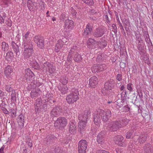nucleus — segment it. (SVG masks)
<instances>
[{
	"instance_id": "nucleus-1",
	"label": "nucleus",
	"mask_w": 153,
	"mask_h": 153,
	"mask_svg": "<svg viewBox=\"0 0 153 153\" xmlns=\"http://www.w3.org/2000/svg\"><path fill=\"white\" fill-rule=\"evenodd\" d=\"M111 116V112L109 110L105 111L102 109H98L94 113V121L96 125L99 126L100 124V117L102 120L106 122L110 119Z\"/></svg>"
},
{
	"instance_id": "nucleus-2",
	"label": "nucleus",
	"mask_w": 153,
	"mask_h": 153,
	"mask_svg": "<svg viewBox=\"0 0 153 153\" xmlns=\"http://www.w3.org/2000/svg\"><path fill=\"white\" fill-rule=\"evenodd\" d=\"M90 112L88 110H86L83 113L78 116V119L80 121L78 125V131L81 133L82 134L86 129V122L90 116Z\"/></svg>"
},
{
	"instance_id": "nucleus-3",
	"label": "nucleus",
	"mask_w": 153,
	"mask_h": 153,
	"mask_svg": "<svg viewBox=\"0 0 153 153\" xmlns=\"http://www.w3.org/2000/svg\"><path fill=\"white\" fill-rule=\"evenodd\" d=\"M79 93L78 90L74 88H72L70 93L66 97L67 102L69 104L73 103L79 99Z\"/></svg>"
},
{
	"instance_id": "nucleus-4",
	"label": "nucleus",
	"mask_w": 153,
	"mask_h": 153,
	"mask_svg": "<svg viewBox=\"0 0 153 153\" xmlns=\"http://www.w3.org/2000/svg\"><path fill=\"white\" fill-rule=\"evenodd\" d=\"M88 143L85 140H82L79 141L78 146L79 153H85L87 149Z\"/></svg>"
},
{
	"instance_id": "nucleus-5",
	"label": "nucleus",
	"mask_w": 153,
	"mask_h": 153,
	"mask_svg": "<svg viewBox=\"0 0 153 153\" xmlns=\"http://www.w3.org/2000/svg\"><path fill=\"white\" fill-rule=\"evenodd\" d=\"M122 125L120 122L116 120L113 121L108 124V127L109 129L112 131H115L120 128L122 126Z\"/></svg>"
},
{
	"instance_id": "nucleus-6",
	"label": "nucleus",
	"mask_w": 153,
	"mask_h": 153,
	"mask_svg": "<svg viewBox=\"0 0 153 153\" xmlns=\"http://www.w3.org/2000/svg\"><path fill=\"white\" fill-rule=\"evenodd\" d=\"M66 124V119L62 117H59L54 123V126L59 128L65 127Z\"/></svg>"
},
{
	"instance_id": "nucleus-7",
	"label": "nucleus",
	"mask_w": 153,
	"mask_h": 153,
	"mask_svg": "<svg viewBox=\"0 0 153 153\" xmlns=\"http://www.w3.org/2000/svg\"><path fill=\"white\" fill-rule=\"evenodd\" d=\"M62 109L60 106H56L52 110L51 116L53 117L59 116L62 112Z\"/></svg>"
},
{
	"instance_id": "nucleus-8",
	"label": "nucleus",
	"mask_w": 153,
	"mask_h": 153,
	"mask_svg": "<svg viewBox=\"0 0 153 153\" xmlns=\"http://www.w3.org/2000/svg\"><path fill=\"white\" fill-rule=\"evenodd\" d=\"M25 77L27 81H33L34 78V75L30 69L28 68L25 70Z\"/></svg>"
},
{
	"instance_id": "nucleus-9",
	"label": "nucleus",
	"mask_w": 153,
	"mask_h": 153,
	"mask_svg": "<svg viewBox=\"0 0 153 153\" xmlns=\"http://www.w3.org/2000/svg\"><path fill=\"white\" fill-rule=\"evenodd\" d=\"M33 39L39 47L41 48L44 47V40L42 37L39 36H36L34 37Z\"/></svg>"
},
{
	"instance_id": "nucleus-10",
	"label": "nucleus",
	"mask_w": 153,
	"mask_h": 153,
	"mask_svg": "<svg viewBox=\"0 0 153 153\" xmlns=\"http://www.w3.org/2000/svg\"><path fill=\"white\" fill-rule=\"evenodd\" d=\"M105 29L102 27L96 29L94 31L93 36L94 37L99 38L102 37L105 33Z\"/></svg>"
},
{
	"instance_id": "nucleus-11",
	"label": "nucleus",
	"mask_w": 153,
	"mask_h": 153,
	"mask_svg": "<svg viewBox=\"0 0 153 153\" xmlns=\"http://www.w3.org/2000/svg\"><path fill=\"white\" fill-rule=\"evenodd\" d=\"M65 29L67 31H70L73 28L74 26V24L73 21L67 19L65 21Z\"/></svg>"
},
{
	"instance_id": "nucleus-12",
	"label": "nucleus",
	"mask_w": 153,
	"mask_h": 153,
	"mask_svg": "<svg viewBox=\"0 0 153 153\" xmlns=\"http://www.w3.org/2000/svg\"><path fill=\"white\" fill-rule=\"evenodd\" d=\"M94 72H100L106 69V65L105 64H94L93 66Z\"/></svg>"
},
{
	"instance_id": "nucleus-13",
	"label": "nucleus",
	"mask_w": 153,
	"mask_h": 153,
	"mask_svg": "<svg viewBox=\"0 0 153 153\" xmlns=\"http://www.w3.org/2000/svg\"><path fill=\"white\" fill-rule=\"evenodd\" d=\"M124 137L122 136L118 135L114 137V141L115 143L120 146H124L126 144L122 141L123 140Z\"/></svg>"
},
{
	"instance_id": "nucleus-14",
	"label": "nucleus",
	"mask_w": 153,
	"mask_h": 153,
	"mask_svg": "<svg viewBox=\"0 0 153 153\" xmlns=\"http://www.w3.org/2000/svg\"><path fill=\"white\" fill-rule=\"evenodd\" d=\"M98 79L95 76L90 78L89 80L88 85L90 87L94 88L98 84Z\"/></svg>"
},
{
	"instance_id": "nucleus-15",
	"label": "nucleus",
	"mask_w": 153,
	"mask_h": 153,
	"mask_svg": "<svg viewBox=\"0 0 153 153\" xmlns=\"http://www.w3.org/2000/svg\"><path fill=\"white\" fill-rule=\"evenodd\" d=\"M27 5L29 10L30 11H33V9L34 8H37V3L30 0H28L27 1Z\"/></svg>"
},
{
	"instance_id": "nucleus-16",
	"label": "nucleus",
	"mask_w": 153,
	"mask_h": 153,
	"mask_svg": "<svg viewBox=\"0 0 153 153\" xmlns=\"http://www.w3.org/2000/svg\"><path fill=\"white\" fill-rule=\"evenodd\" d=\"M33 52V50L32 49L24 50L22 55L25 59H28L32 56Z\"/></svg>"
},
{
	"instance_id": "nucleus-17",
	"label": "nucleus",
	"mask_w": 153,
	"mask_h": 153,
	"mask_svg": "<svg viewBox=\"0 0 153 153\" xmlns=\"http://www.w3.org/2000/svg\"><path fill=\"white\" fill-rule=\"evenodd\" d=\"M93 26L92 25L88 23L86 25V27L84 29V35L86 36L90 35L92 31Z\"/></svg>"
},
{
	"instance_id": "nucleus-18",
	"label": "nucleus",
	"mask_w": 153,
	"mask_h": 153,
	"mask_svg": "<svg viewBox=\"0 0 153 153\" xmlns=\"http://www.w3.org/2000/svg\"><path fill=\"white\" fill-rule=\"evenodd\" d=\"M114 83L113 80H110L105 83L104 88L107 90H111L114 87Z\"/></svg>"
},
{
	"instance_id": "nucleus-19",
	"label": "nucleus",
	"mask_w": 153,
	"mask_h": 153,
	"mask_svg": "<svg viewBox=\"0 0 153 153\" xmlns=\"http://www.w3.org/2000/svg\"><path fill=\"white\" fill-rule=\"evenodd\" d=\"M12 48L16 56H19L20 54L19 46L14 42L12 41L11 42Z\"/></svg>"
},
{
	"instance_id": "nucleus-20",
	"label": "nucleus",
	"mask_w": 153,
	"mask_h": 153,
	"mask_svg": "<svg viewBox=\"0 0 153 153\" xmlns=\"http://www.w3.org/2000/svg\"><path fill=\"white\" fill-rule=\"evenodd\" d=\"M23 48L24 50H33V46L31 41L23 42Z\"/></svg>"
},
{
	"instance_id": "nucleus-21",
	"label": "nucleus",
	"mask_w": 153,
	"mask_h": 153,
	"mask_svg": "<svg viewBox=\"0 0 153 153\" xmlns=\"http://www.w3.org/2000/svg\"><path fill=\"white\" fill-rule=\"evenodd\" d=\"M145 153H153V149L151 144L149 143L146 144L143 147Z\"/></svg>"
},
{
	"instance_id": "nucleus-22",
	"label": "nucleus",
	"mask_w": 153,
	"mask_h": 153,
	"mask_svg": "<svg viewBox=\"0 0 153 153\" xmlns=\"http://www.w3.org/2000/svg\"><path fill=\"white\" fill-rule=\"evenodd\" d=\"M97 141L99 144H102L105 142L104 134L103 132L99 133L97 137Z\"/></svg>"
},
{
	"instance_id": "nucleus-23",
	"label": "nucleus",
	"mask_w": 153,
	"mask_h": 153,
	"mask_svg": "<svg viewBox=\"0 0 153 153\" xmlns=\"http://www.w3.org/2000/svg\"><path fill=\"white\" fill-rule=\"evenodd\" d=\"M147 135L145 133L141 134L138 136L137 140L140 144H143L147 140Z\"/></svg>"
},
{
	"instance_id": "nucleus-24",
	"label": "nucleus",
	"mask_w": 153,
	"mask_h": 153,
	"mask_svg": "<svg viewBox=\"0 0 153 153\" xmlns=\"http://www.w3.org/2000/svg\"><path fill=\"white\" fill-rule=\"evenodd\" d=\"M76 125L73 122H71L70 123L69 127V130L71 134H74L76 132Z\"/></svg>"
},
{
	"instance_id": "nucleus-25",
	"label": "nucleus",
	"mask_w": 153,
	"mask_h": 153,
	"mask_svg": "<svg viewBox=\"0 0 153 153\" xmlns=\"http://www.w3.org/2000/svg\"><path fill=\"white\" fill-rule=\"evenodd\" d=\"M63 40H58L56 44L55 48V51L58 52H59L60 49L62 48L64 42Z\"/></svg>"
},
{
	"instance_id": "nucleus-26",
	"label": "nucleus",
	"mask_w": 153,
	"mask_h": 153,
	"mask_svg": "<svg viewBox=\"0 0 153 153\" xmlns=\"http://www.w3.org/2000/svg\"><path fill=\"white\" fill-rule=\"evenodd\" d=\"M13 68L10 66H7L5 69L4 73L5 75L7 77L9 76L13 72Z\"/></svg>"
},
{
	"instance_id": "nucleus-27",
	"label": "nucleus",
	"mask_w": 153,
	"mask_h": 153,
	"mask_svg": "<svg viewBox=\"0 0 153 153\" xmlns=\"http://www.w3.org/2000/svg\"><path fill=\"white\" fill-rule=\"evenodd\" d=\"M18 123L20 127H23L24 123V116L22 114H20L18 117Z\"/></svg>"
},
{
	"instance_id": "nucleus-28",
	"label": "nucleus",
	"mask_w": 153,
	"mask_h": 153,
	"mask_svg": "<svg viewBox=\"0 0 153 153\" xmlns=\"http://www.w3.org/2000/svg\"><path fill=\"white\" fill-rule=\"evenodd\" d=\"M45 140L47 143H50L56 139V137L52 134L48 135L45 138Z\"/></svg>"
},
{
	"instance_id": "nucleus-29",
	"label": "nucleus",
	"mask_w": 153,
	"mask_h": 153,
	"mask_svg": "<svg viewBox=\"0 0 153 153\" xmlns=\"http://www.w3.org/2000/svg\"><path fill=\"white\" fill-rule=\"evenodd\" d=\"M95 41L93 39L89 38L87 41V44L88 47L90 49L93 48V45L95 43Z\"/></svg>"
},
{
	"instance_id": "nucleus-30",
	"label": "nucleus",
	"mask_w": 153,
	"mask_h": 153,
	"mask_svg": "<svg viewBox=\"0 0 153 153\" xmlns=\"http://www.w3.org/2000/svg\"><path fill=\"white\" fill-rule=\"evenodd\" d=\"M58 89L62 94H65L68 92V88L66 86H59L58 87Z\"/></svg>"
},
{
	"instance_id": "nucleus-31",
	"label": "nucleus",
	"mask_w": 153,
	"mask_h": 153,
	"mask_svg": "<svg viewBox=\"0 0 153 153\" xmlns=\"http://www.w3.org/2000/svg\"><path fill=\"white\" fill-rule=\"evenodd\" d=\"M30 32L27 31L23 37V42L31 41L30 40Z\"/></svg>"
},
{
	"instance_id": "nucleus-32",
	"label": "nucleus",
	"mask_w": 153,
	"mask_h": 153,
	"mask_svg": "<svg viewBox=\"0 0 153 153\" xmlns=\"http://www.w3.org/2000/svg\"><path fill=\"white\" fill-rule=\"evenodd\" d=\"M2 50L5 52L7 51L9 49L8 45L4 42H2L1 46Z\"/></svg>"
},
{
	"instance_id": "nucleus-33",
	"label": "nucleus",
	"mask_w": 153,
	"mask_h": 153,
	"mask_svg": "<svg viewBox=\"0 0 153 153\" xmlns=\"http://www.w3.org/2000/svg\"><path fill=\"white\" fill-rule=\"evenodd\" d=\"M13 56V53L10 51H8L6 54L5 57L7 61L11 60Z\"/></svg>"
},
{
	"instance_id": "nucleus-34",
	"label": "nucleus",
	"mask_w": 153,
	"mask_h": 153,
	"mask_svg": "<svg viewBox=\"0 0 153 153\" xmlns=\"http://www.w3.org/2000/svg\"><path fill=\"white\" fill-rule=\"evenodd\" d=\"M82 59L81 55L78 53H76L74 58V60L76 62H79Z\"/></svg>"
},
{
	"instance_id": "nucleus-35",
	"label": "nucleus",
	"mask_w": 153,
	"mask_h": 153,
	"mask_svg": "<svg viewBox=\"0 0 153 153\" xmlns=\"http://www.w3.org/2000/svg\"><path fill=\"white\" fill-rule=\"evenodd\" d=\"M11 96V101L13 102H15L16 99V93L15 90L12 91Z\"/></svg>"
},
{
	"instance_id": "nucleus-36",
	"label": "nucleus",
	"mask_w": 153,
	"mask_h": 153,
	"mask_svg": "<svg viewBox=\"0 0 153 153\" xmlns=\"http://www.w3.org/2000/svg\"><path fill=\"white\" fill-rule=\"evenodd\" d=\"M32 66L34 69H39L40 67L38 63L37 62L35 61L31 63Z\"/></svg>"
},
{
	"instance_id": "nucleus-37",
	"label": "nucleus",
	"mask_w": 153,
	"mask_h": 153,
	"mask_svg": "<svg viewBox=\"0 0 153 153\" xmlns=\"http://www.w3.org/2000/svg\"><path fill=\"white\" fill-rule=\"evenodd\" d=\"M42 100L38 98L35 102L34 105L35 106L39 107L42 106Z\"/></svg>"
},
{
	"instance_id": "nucleus-38",
	"label": "nucleus",
	"mask_w": 153,
	"mask_h": 153,
	"mask_svg": "<svg viewBox=\"0 0 153 153\" xmlns=\"http://www.w3.org/2000/svg\"><path fill=\"white\" fill-rule=\"evenodd\" d=\"M84 3L89 6L93 5L94 3L93 0H82Z\"/></svg>"
},
{
	"instance_id": "nucleus-39",
	"label": "nucleus",
	"mask_w": 153,
	"mask_h": 153,
	"mask_svg": "<svg viewBox=\"0 0 153 153\" xmlns=\"http://www.w3.org/2000/svg\"><path fill=\"white\" fill-rule=\"evenodd\" d=\"M39 93L36 90L32 91L30 94V95L32 98H34L38 96Z\"/></svg>"
},
{
	"instance_id": "nucleus-40",
	"label": "nucleus",
	"mask_w": 153,
	"mask_h": 153,
	"mask_svg": "<svg viewBox=\"0 0 153 153\" xmlns=\"http://www.w3.org/2000/svg\"><path fill=\"white\" fill-rule=\"evenodd\" d=\"M52 67L51 64L48 62H46L44 64V68L47 69H48L49 70Z\"/></svg>"
},
{
	"instance_id": "nucleus-41",
	"label": "nucleus",
	"mask_w": 153,
	"mask_h": 153,
	"mask_svg": "<svg viewBox=\"0 0 153 153\" xmlns=\"http://www.w3.org/2000/svg\"><path fill=\"white\" fill-rule=\"evenodd\" d=\"M134 131L133 130H130L128 131L126 134V137L127 139L130 138L132 134Z\"/></svg>"
},
{
	"instance_id": "nucleus-42",
	"label": "nucleus",
	"mask_w": 153,
	"mask_h": 153,
	"mask_svg": "<svg viewBox=\"0 0 153 153\" xmlns=\"http://www.w3.org/2000/svg\"><path fill=\"white\" fill-rule=\"evenodd\" d=\"M122 22L124 26H130V24L129 21L127 19H124L122 21Z\"/></svg>"
},
{
	"instance_id": "nucleus-43",
	"label": "nucleus",
	"mask_w": 153,
	"mask_h": 153,
	"mask_svg": "<svg viewBox=\"0 0 153 153\" xmlns=\"http://www.w3.org/2000/svg\"><path fill=\"white\" fill-rule=\"evenodd\" d=\"M68 78L66 77H63L61 79V82L65 85L67 84L68 82Z\"/></svg>"
},
{
	"instance_id": "nucleus-44",
	"label": "nucleus",
	"mask_w": 153,
	"mask_h": 153,
	"mask_svg": "<svg viewBox=\"0 0 153 153\" xmlns=\"http://www.w3.org/2000/svg\"><path fill=\"white\" fill-rule=\"evenodd\" d=\"M137 48L138 50L141 52H142L144 49L143 43L137 44Z\"/></svg>"
},
{
	"instance_id": "nucleus-45",
	"label": "nucleus",
	"mask_w": 153,
	"mask_h": 153,
	"mask_svg": "<svg viewBox=\"0 0 153 153\" xmlns=\"http://www.w3.org/2000/svg\"><path fill=\"white\" fill-rule=\"evenodd\" d=\"M5 90L8 92H12L13 91H14V90H13V88H12L10 85H6L5 88Z\"/></svg>"
},
{
	"instance_id": "nucleus-46",
	"label": "nucleus",
	"mask_w": 153,
	"mask_h": 153,
	"mask_svg": "<svg viewBox=\"0 0 153 153\" xmlns=\"http://www.w3.org/2000/svg\"><path fill=\"white\" fill-rule=\"evenodd\" d=\"M102 44L101 42H97L95 41L93 45V48H97L99 47H101L100 45ZM102 47V46H101Z\"/></svg>"
},
{
	"instance_id": "nucleus-47",
	"label": "nucleus",
	"mask_w": 153,
	"mask_h": 153,
	"mask_svg": "<svg viewBox=\"0 0 153 153\" xmlns=\"http://www.w3.org/2000/svg\"><path fill=\"white\" fill-rule=\"evenodd\" d=\"M102 61V57L101 54L98 55L96 59V61L97 62H101Z\"/></svg>"
},
{
	"instance_id": "nucleus-48",
	"label": "nucleus",
	"mask_w": 153,
	"mask_h": 153,
	"mask_svg": "<svg viewBox=\"0 0 153 153\" xmlns=\"http://www.w3.org/2000/svg\"><path fill=\"white\" fill-rule=\"evenodd\" d=\"M127 97L126 94V90H124L123 91L121 94V98L124 99V97Z\"/></svg>"
},
{
	"instance_id": "nucleus-49",
	"label": "nucleus",
	"mask_w": 153,
	"mask_h": 153,
	"mask_svg": "<svg viewBox=\"0 0 153 153\" xmlns=\"http://www.w3.org/2000/svg\"><path fill=\"white\" fill-rule=\"evenodd\" d=\"M10 113L12 114V116L13 117H16V111L14 109L12 108L10 110Z\"/></svg>"
},
{
	"instance_id": "nucleus-50",
	"label": "nucleus",
	"mask_w": 153,
	"mask_h": 153,
	"mask_svg": "<svg viewBox=\"0 0 153 153\" xmlns=\"http://www.w3.org/2000/svg\"><path fill=\"white\" fill-rule=\"evenodd\" d=\"M135 36L136 40L140 39L142 38L141 34L139 32H137L135 33Z\"/></svg>"
},
{
	"instance_id": "nucleus-51",
	"label": "nucleus",
	"mask_w": 153,
	"mask_h": 153,
	"mask_svg": "<svg viewBox=\"0 0 153 153\" xmlns=\"http://www.w3.org/2000/svg\"><path fill=\"white\" fill-rule=\"evenodd\" d=\"M116 79L119 81H120L122 79V76L120 74H118L117 76Z\"/></svg>"
},
{
	"instance_id": "nucleus-52",
	"label": "nucleus",
	"mask_w": 153,
	"mask_h": 153,
	"mask_svg": "<svg viewBox=\"0 0 153 153\" xmlns=\"http://www.w3.org/2000/svg\"><path fill=\"white\" fill-rule=\"evenodd\" d=\"M96 153H109L108 151L104 150H97Z\"/></svg>"
},
{
	"instance_id": "nucleus-53",
	"label": "nucleus",
	"mask_w": 153,
	"mask_h": 153,
	"mask_svg": "<svg viewBox=\"0 0 153 153\" xmlns=\"http://www.w3.org/2000/svg\"><path fill=\"white\" fill-rule=\"evenodd\" d=\"M6 25L8 27H11L12 25V22L10 19H8V20L6 22Z\"/></svg>"
},
{
	"instance_id": "nucleus-54",
	"label": "nucleus",
	"mask_w": 153,
	"mask_h": 153,
	"mask_svg": "<svg viewBox=\"0 0 153 153\" xmlns=\"http://www.w3.org/2000/svg\"><path fill=\"white\" fill-rule=\"evenodd\" d=\"M132 85V84L131 83H129L127 84V87L128 90H129L130 91H132V88L131 87V85Z\"/></svg>"
},
{
	"instance_id": "nucleus-55",
	"label": "nucleus",
	"mask_w": 153,
	"mask_h": 153,
	"mask_svg": "<svg viewBox=\"0 0 153 153\" xmlns=\"http://www.w3.org/2000/svg\"><path fill=\"white\" fill-rule=\"evenodd\" d=\"M145 40L147 43H149L151 42L149 35L144 37Z\"/></svg>"
},
{
	"instance_id": "nucleus-56",
	"label": "nucleus",
	"mask_w": 153,
	"mask_h": 153,
	"mask_svg": "<svg viewBox=\"0 0 153 153\" xmlns=\"http://www.w3.org/2000/svg\"><path fill=\"white\" fill-rule=\"evenodd\" d=\"M1 109L4 114H9V112L6 108L4 107H2Z\"/></svg>"
},
{
	"instance_id": "nucleus-57",
	"label": "nucleus",
	"mask_w": 153,
	"mask_h": 153,
	"mask_svg": "<svg viewBox=\"0 0 153 153\" xmlns=\"http://www.w3.org/2000/svg\"><path fill=\"white\" fill-rule=\"evenodd\" d=\"M35 111L36 114L38 113L41 111V108L40 107H38L37 106H35Z\"/></svg>"
},
{
	"instance_id": "nucleus-58",
	"label": "nucleus",
	"mask_w": 153,
	"mask_h": 153,
	"mask_svg": "<svg viewBox=\"0 0 153 153\" xmlns=\"http://www.w3.org/2000/svg\"><path fill=\"white\" fill-rule=\"evenodd\" d=\"M77 48V47L76 46H74L72 48H71V49L70 50V51H71L73 53H74L75 51L76 50Z\"/></svg>"
},
{
	"instance_id": "nucleus-59",
	"label": "nucleus",
	"mask_w": 153,
	"mask_h": 153,
	"mask_svg": "<svg viewBox=\"0 0 153 153\" xmlns=\"http://www.w3.org/2000/svg\"><path fill=\"white\" fill-rule=\"evenodd\" d=\"M112 27H113V28L114 29L113 31H114V33H117V27L116 26V25L114 24H113L112 25Z\"/></svg>"
},
{
	"instance_id": "nucleus-60",
	"label": "nucleus",
	"mask_w": 153,
	"mask_h": 153,
	"mask_svg": "<svg viewBox=\"0 0 153 153\" xmlns=\"http://www.w3.org/2000/svg\"><path fill=\"white\" fill-rule=\"evenodd\" d=\"M104 16H105V18L106 19V22L108 24L109 23H110V21L108 18V15H105Z\"/></svg>"
},
{
	"instance_id": "nucleus-61",
	"label": "nucleus",
	"mask_w": 153,
	"mask_h": 153,
	"mask_svg": "<svg viewBox=\"0 0 153 153\" xmlns=\"http://www.w3.org/2000/svg\"><path fill=\"white\" fill-rule=\"evenodd\" d=\"M116 151L117 153H123V152L121 148H116Z\"/></svg>"
},
{
	"instance_id": "nucleus-62",
	"label": "nucleus",
	"mask_w": 153,
	"mask_h": 153,
	"mask_svg": "<svg viewBox=\"0 0 153 153\" xmlns=\"http://www.w3.org/2000/svg\"><path fill=\"white\" fill-rule=\"evenodd\" d=\"M136 42L137 44L143 43L142 38L136 40Z\"/></svg>"
},
{
	"instance_id": "nucleus-63",
	"label": "nucleus",
	"mask_w": 153,
	"mask_h": 153,
	"mask_svg": "<svg viewBox=\"0 0 153 153\" xmlns=\"http://www.w3.org/2000/svg\"><path fill=\"white\" fill-rule=\"evenodd\" d=\"M4 23V19L3 17L0 15V23L2 24Z\"/></svg>"
},
{
	"instance_id": "nucleus-64",
	"label": "nucleus",
	"mask_w": 153,
	"mask_h": 153,
	"mask_svg": "<svg viewBox=\"0 0 153 153\" xmlns=\"http://www.w3.org/2000/svg\"><path fill=\"white\" fill-rule=\"evenodd\" d=\"M4 146L3 145L0 149V153H4Z\"/></svg>"
}]
</instances>
